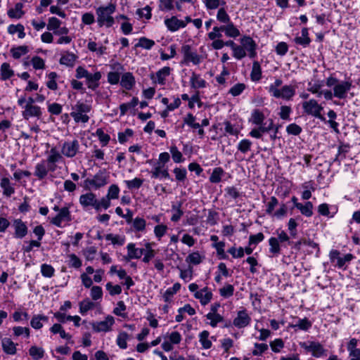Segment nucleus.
Listing matches in <instances>:
<instances>
[{"mask_svg":"<svg viewBox=\"0 0 360 360\" xmlns=\"http://www.w3.org/2000/svg\"><path fill=\"white\" fill-rule=\"evenodd\" d=\"M116 10V4L110 3L105 6H99L96 8L97 22L100 27L105 25L107 27H111L115 23V19L112 14Z\"/></svg>","mask_w":360,"mask_h":360,"instance_id":"nucleus-1","label":"nucleus"},{"mask_svg":"<svg viewBox=\"0 0 360 360\" xmlns=\"http://www.w3.org/2000/svg\"><path fill=\"white\" fill-rule=\"evenodd\" d=\"M109 176L105 169H100L93 178H87L84 181L83 187L86 190L99 189L108 183Z\"/></svg>","mask_w":360,"mask_h":360,"instance_id":"nucleus-2","label":"nucleus"},{"mask_svg":"<svg viewBox=\"0 0 360 360\" xmlns=\"http://www.w3.org/2000/svg\"><path fill=\"white\" fill-rule=\"evenodd\" d=\"M302 108L306 114L318 118L323 122H326V118L321 115L323 108L315 99H310L304 102Z\"/></svg>","mask_w":360,"mask_h":360,"instance_id":"nucleus-3","label":"nucleus"},{"mask_svg":"<svg viewBox=\"0 0 360 360\" xmlns=\"http://www.w3.org/2000/svg\"><path fill=\"white\" fill-rule=\"evenodd\" d=\"M300 345L307 352H311L314 357L319 358L327 355V350L319 342H302Z\"/></svg>","mask_w":360,"mask_h":360,"instance_id":"nucleus-4","label":"nucleus"},{"mask_svg":"<svg viewBox=\"0 0 360 360\" xmlns=\"http://www.w3.org/2000/svg\"><path fill=\"white\" fill-rule=\"evenodd\" d=\"M181 51L184 55V62L188 63L192 62L194 65H198L200 63V56L196 51H193L191 46L188 44H184L181 46Z\"/></svg>","mask_w":360,"mask_h":360,"instance_id":"nucleus-5","label":"nucleus"},{"mask_svg":"<svg viewBox=\"0 0 360 360\" xmlns=\"http://www.w3.org/2000/svg\"><path fill=\"white\" fill-rule=\"evenodd\" d=\"M79 143L77 139L65 141L62 145L61 153L67 158L75 157L79 151Z\"/></svg>","mask_w":360,"mask_h":360,"instance_id":"nucleus-6","label":"nucleus"},{"mask_svg":"<svg viewBox=\"0 0 360 360\" xmlns=\"http://www.w3.org/2000/svg\"><path fill=\"white\" fill-rule=\"evenodd\" d=\"M295 95V87L291 85H285L279 90L274 91V97L290 101Z\"/></svg>","mask_w":360,"mask_h":360,"instance_id":"nucleus-7","label":"nucleus"},{"mask_svg":"<svg viewBox=\"0 0 360 360\" xmlns=\"http://www.w3.org/2000/svg\"><path fill=\"white\" fill-rule=\"evenodd\" d=\"M251 322V317L245 309L237 312L236 317L233 321V324L238 328H243L248 326Z\"/></svg>","mask_w":360,"mask_h":360,"instance_id":"nucleus-8","label":"nucleus"},{"mask_svg":"<svg viewBox=\"0 0 360 360\" xmlns=\"http://www.w3.org/2000/svg\"><path fill=\"white\" fill-rule=\"evenodd\" d=\"M79 203L84 210L89 207L98 208L97 199L94 193L89 192L80 195Z\"/></svg>","mask_w":360,"mask_h":360,"instance_id":"nucleus-9","label":"nucleus"},{"mask_svg":"<svg viewBox=\"0 0 360 360\" xmlns=\"http://www.w3.org/2000/svg\"><path fill=\"white\" fill-rule=\"evenodd\" d=\"M71 220V214L69 208L64 207H62L58 214L51 219V223L58 227H61L63 221H70Z\"/></svg>","mask_w":360,"mask_h":360,"instance_id":"nucleus-10","label":"nucleus"},{"mask_svg":"<svg viewBox=\"0 0 360 360\" xmlns=\"http://www.w3.org/2000/svg\"><path fill=\"white\" fill-rule=\"evenodd\" d=\"M351 87V82L347 81L341 82L333 87V95L335 97L340 99L345 98Z\"/></svg>","mask_w":360,"mask_h":360,"instance_id":"nucleus-11","label":"nucleus"},{"mask_svg":"<svg viewBox=\"0 0 360 360\" xmlns=\"http://www.w3.org/2000/svg\"><path fill=\"white\" fill-rule=\"evenodd\" d=\"M13 226L15 230L14 237L15 238H22L27 234V226H26L25 223L22 221V219H14L13 221Z\"/></svg>","mask_w":360,"mask_h":360,"instance_id":"nucleus-12","label":"nucleus"},{"mask_svg":"<svg viewBox=\"0 0 360 360\" xmlns=\"http://www.w3.org/2000/svg\"><path fill=\"white\" fill-rule=\"evenodd\" d=\"M359 340L352 338L347 345L350 360H360V349L357 347Z\"/></svg>","mask_w":360,"mask_h":360,"instance_id":"nucleus-13","label":"nucleus"},{"mask_svg":"<svg viewBox=\"0 0 360 360\" xmlns=\"http://www.w3.org/2000/svg\"><path fill=\"white\" fill-rule=\"evenodd\" d=\"M127 255L124 257V260L129 261L133 259H139L145 252V249L136 248L135 244L129 243L127 246Z\"/></svg>","mask_w":360,"mask_h":360,"instance_id":"nucleus-14","label":"nucleus"},{"mask_svg":"<svg viewBox=\"0 0 360 360\" xmlns=\"http://www.w3.org/2000/svg\"><path fill=\"white\" fill-rule=\"evenodd\" d=\"M165 24L167 29L171 32H176L179 28H183L186 26V22L179 20L176 16H172L170 18H166L165 20Z\"/></svg>","mask_w":360,"mask_h":360,"instance_id":"nucleus-15","label":"nucleus"},{"mask_svg":"<svg viewBox=\"0 0 360 360\" xmlns=\"http://www.w3.org/2000/svg\"><path fill=\"white\" fill-rule=\"evenodd\" d=\"M24 108L22 115L25 120H29L32 117H39L41 115V108L38 105H25Z\"/></svg>","mask_w":360,"mask_h":360,"instance_id":"nucleus-16","label":"nucleus"},{"mask_svg":"<svg viewBox=\"0 0 360 360\" xmlns=\"http://www.w3.org/2000/svg\"><path fill=\"white\" fill-rule=\"evenodd\" d=\"M114 323L112 316H108L105 320L93 324V329L96 332L108 331Z\"/></svg>","mask_w":360,"mask_h":360,"instance_id":"nucleus-17","label":"nucleus"},{"mask_svg":"<svg viewBox=\"0 0 360 360\" xmlns=\"http://www.w3.org/2000/svg\"><path fill=\"white\" fill-rule=\"evenodd\" d=\"M301 33H302V36L301 37L297 36L294 39V41L296 44L301 45L302 46H303L304 48L307 47L311 41V39L309 37L308 28H307V27L302 28Z\"/></svg>","mask_w":360,"mask_h":360,"instance_id":"nucleus-18","label":"nucleus"},{"mask_svg":"<svg viewBox=\"0 0 360 360\" xmlns=\"http://www.w3.org/2000/svg\"><path fill=\"white\" fill-rule=\"evenodd\" d=\"M163 165H161L160 163H157L151 171L152 178H165L172 180V179L170 178L168 170L167 169H163Z\"/></svg>","mask_w":360,"mask_h":360,"instance_id":"nucleus-19","label":"nucleus"},{"mask_svg":"<svg viewBox=\"0 0 360 360\" xmlns=\"http://www.w3.org/2000/svg\"><path fill=\"white\" fill-rule=\"evenodd\" d=\"M135 78L131 72H125L122 75L120 85L127 90H130L135 84Z\"/></svg>","mask_w":360,"mask_h":360,"instance_id":"nucleus-20","label":"nucleus"},{"mask_svg":"<svg viewBox=\"0 0 360 360\" xmlns=\"http://www.w3.org/2000/svg\"><path fill=\"white\" fill-rule=\"evenodd\" d=\"M48 172L49 169L47 163L43 160L36 165L34 175L37 176L38 179L41 180L47 176Z\"/></svg>","mask_w":360,"mask_h":360,"instance_id":"nucleus-21","label":"nucleus"},{"mask_svg":"<svg viewBox=\"0 0 360 360\" xmlns=\"http://www.w3.org/2000/svg\"><path fill=\"white\" fill-rule=\"evenodd\" d=\"M195 297L199 299L202 305L207 304L212 300V293L207 287L195 293Z\"/></svg>","mask_w":360,"mask_h":360,"instance_id":"nucleus-22","label":"nucleus"},{"mask_svg":"<svg viewBox=\"0 0 360 360\" xmlns=\"http://www.w3.org/2000/svg\"><path fill=\"white\" fill-rule=\"evenodd\" d=\"M1 346L3 351L7 354L13 355L17 352L16 344H15L10 338H3L1 340Z\"/></svg>","mask_w":360,"mask_h":360,"instance_id":"nucleus-23","label":"nucleus"},{"mask_svg":"<svg viewBox=\"0 0 360 360\" xmlns=\"http://www.w3.org/2000/svg\"><path fill=\"white\" fill-rule=\"evenodd\" d=\"M220 30H222L225 34L229 37L236 38L240 34L239 30L232 22L227 23L226 25L220 26Z\"/></svg>","mask_w":360,"mask_h":360,"instance_id":"nucleus-24","label":"nucleus"},{"mask_svg":"<svg viewBox=\"0 0 360 360\" xmlns=\"http://www.w3.org/2000/svg\"><path fill=\"white\" fill-rule=\"evenodd\" d=\"M101 78V74L100 72H96L94 74L89 73L86 79L88 87L92 90H96L99 86Z\"/></svg>","mask_w":360,"mask_h":360,"instance_id":"nucleus-25","label":"nucleus"},{"mask_svg":"<svg viewBox=\"0 0 360 360\" xmlns=\"http://www.w3.org/2000/svg\"><path fill=\"white\" fill-rule=\"evenodd\" d=\"M191 86L193 89H200L206 86V82L202 79L199 75L195 72L192 73L190 79Z\"/></svg>","mask_w":360,"mask_h":360,"instance_id":"nucleus-26","label":"nucleus"},{"mask_svg":"<svg viewBox=\"0 0 360 360\" xmlns=\"http://www.w3.org/2000/svg\"><path fill=\"white\" fill-rule=\"evenodd\" d=\"M23 4L22 3H16L14 8H11L8 11L7 14L11 18H20L25 12L22 11Z\"/></svg>","mask_w":360,"mask_h":360,"instance_id":"nucleus-27","label":"nucleus"},{"mask_svg":"<svg viewBox=\"0 0 360 360\" xmlns=\"http://www.w3.org/2000/svg\"><path fill=\"white\" fill-rule=\"evenodd\" d=\"M0 186L4 189V195L7 197H10L15 193V188L11 185L10 180L7 177L1 179Z\"/></svg>","mask_w":360,"mask_h":360,"instance_id":"nucleus-28","label":"nucleus"},{"mask_svg":"<svg viewBox=\"0 0 360 360\" xmlns=\"http://www.w3.org/2000/svg\"><path fill=\"white\" fill-rule=\"evenodd\" d=\"M77 56L70 52H67L65 55L62 56L60 59V63L68 67H73Z\"/></svg>","mask_w":360,"mask_h":360,"instance_id":"nucleus-29","label":"nucleus"},{"mask_svg":"<svg viewBox=\"0 0 360 360\" xmlns=\"http://www.w3.org/2000/svg\"><path fill=\"white\" fill-rule=\"evenodd\" d=\"M14 75V71L7 63H4L1 65V79L3 81L10 79Z\"/></svg>","mask_w":360,"mask_h":360,"instance_id":"nucleus-30","label":"nucleus"},{"mask_svg":"<svg viewBox=\"0 0 360 360\" xmlns=\"http://www.w3.org/2000/svg\"><path fill=\"white\" fill-rule=\"evenodd\" d=\"M269 244L270 246L269 252L273 256H277L281 253V245L278 239L275 237H271L269 240Z\"/></svg>","mask_w":360,"mask_h":360,"instance_id":"nucleus-31","label":"nucleus"},{"mask_svg":"<svg viewBox=\"0 0 360 360\" xmlns=\"http://www.w3.org/2000/svg\"><path fill=\"white\" fill-rule=\"evenodd\" d=\"M295 207L300 210L301 213L306 217H311L313 214V205L309 201L307 202L304 205L295 203Z\"/></svg>","mask_w":360,"mask_h":360,"instance_id":"nucleus-32","label":"nucleus"},{"mask_svg":"<svg viewBox=\"0 0 360 360\" xmlns=\"http://www.w3.org/2000/svg\"><path fill=\"white\" fill-rule=\"evenodd\" d=\"M171 68L164 67L156 72L157 82L160 84H165V79L170 75Z\"/></svg>","mask_w":360,"mask_h":360,"instance_id":"nucleus-33","label":"nucleus"},{"mask_svg":"<svg viewBox=\"0 0 360 360\" xmlns=\"http://www.w3.org/2000/svg\"><path fill=\"white\" fill-rule=\"evenodd\" d=\"M240 43L242 44L243 48L248 51H252V49H256L257 44L255 41L249 36H244L240 39Z\"/></svg>","mask_w":360,"mask_h":360,"instance_id":"nucleus-34","label":"nucleus"},{"mask_svg":"<svg viewBox=\"0 0 360 360\" xmlns=\"http://www.w3.org/2000/svg\"><path fill=\"white\" fill-rule=\"evenodd\" d=\"M29 52V48L27 46H19L17 47H13L11 49L12 56L15 59L20 58L22 55H25Z\"/></svg>","mask_w":360,"mask_h":360,"instance_id":"nucleus-35","label":"nucleus"},{"mask_svg":"<svg viewBox=\"0 0 360 360\" xmlns=\"http://www.w3.org/2000/svg\"><path fill=\"white\" fill-rule=\"evenodd\" d=\"M180 288L181 284L179 283H176L172 288L167 289L163 295L165 302H169L173 295L176 294L180 290Z\"/></svg>","mask_w":360,"mask_h":360,"instance_id":"nucleus-36","label":"nucleus"},{"mask_svg":"<svg viewBox=\"0 0 360 360\" xmlns=\"http://www.w3.org/2000/svg\"><path fill=\"white\" fill-rule=\"evenodd\" d=\"M349 146L348 144L341 143L338 147V154L334 159V162H338L339 164L345 158L346 154L349 152Z\"/></svg>","mask_w":360,"mask_h":360,"instance_id":"nucleus-37","label":"nucleus"},{"mask_svg":"<svg viewBox=\"0 0 360 360\" xmlns=\"http://www.w3.org/2000/svg\"><path fill=\"white\" fill-rule=\"evenodd\" d=\"M224 174V171L221 167H215L210 176V181L213 184L219 183Z\"/></svg>","mask_w":360,"mask_h":360,"instance_id":"nucleus-38","label":"nucleus"},{"mask_svg":"<svg viewBox=\"0 0 360 360\" xmlns=\"http://www.w3.org/2000/svg\"><path fill=\"white\" fill-rule=\"evenodd\" d=\"M155 45V41L145 37H141L139 42L135 44L134 48L141 47L143 49L150 50Z\"/></svg>","mask_w":360,"mask_h":360,"instance_id":"nucleus-39","label":"nucleus"},{"mask_svg":"<svg viewBox=\"0 0 360 360\" xmlns=\"http://www.w3.org/2000/svg\"><path fill=\"white\" fill-rule=\"evenodd\" d=\"M265 119L264 115L259 109H255L251 115L250 121L257 125H261Z\"/></svg>","mask_w":360,"mask_h":360,"instance_id":"nucleus-40","label":"nucleus"},{"mask_svg":"<svg viewBox=\"0 0 360 360\" xmlns=\"http://www.w3.org/2000/svg\"><path fill=\"white\" fill-rule=\"evenodd\" d=\"M107 240H110L113 245H117L122 246L125 243V236L120 235H114L112 233H108L105 236Z\"/></svg>","mask_w":360,"mask_h":360,"instance_id":"nucleus-41","label":"nucleus"},{"mask_svg":"<svg viewBox=\"0 0 360 360\" xmlns=\"http://www.w3.org/2000/svg\"><path fill=\"white\" fill-rule=\"evenodd\" d=\"M250 76L252 81H259L262 77L261 66L257 61H255L252 64Z\"/></svg>","mask_w":360,"mask_h":360,"instance_id":"nucleus-42","label":"nucleus"},{"mask_svg":"<svg viewBox=\"0 0 360 360\" xmlns=\"http://www.w3.org/2000/svg\"><path fill=\"white\" fill-rule=\"evenodd\" d=\"M24 30V26L21 24H18L17 25H11L8 27V32L11 34H14L16 32H18V38L22 39L25 36Z\"/></svg>","mask_w":360,"mask_h":360,"instance_id":"nucleus-43","label":"nucleus"},{"mask_svg":"<svg viewBox=\"0 0 360 360\" xmlns=\"http://www.w3.org/2000/svg\"><path fill=\"white\" fill-rule=\"evenodd\" d=\"M182 202H179L177 205H172V209L175 211L171 217V220L174 222L178 221L181 216L184 214V212L181 210Z\"/></svg>","mask_w":360,"mask_h":360,"instance_id":"nucleus-44","label":"nucleus"},{"mask_svg":"<svg viewBox=\"0 0 360 360\" xmlns=\"http://www.w3.org/2000/svg\"><path fill=\"white\" fill-rule=\"evenodd\" d=\"M210 333L207 330L202 331L199 335L200 342L204 349H210L212 347V342L208 339Z\"/></svg>","mask_w":360,"mask_h":360,"instance_id":"nucleus-45","label":"nucleus"},{"mask_svg":"<svg viewBox=\"0 0 360 360\" xmlns=\"http://www.w3.org/2000/svg\"><path fill=\"white\" fill-rule=\"evenodd\" d=\"M95 304L89 299H85L79 302V312L84 315L86 312L94 307Z\"/></svg>","mask_w":360,"mask_h":360,"instance_id":"nucleus-46","label":"nucleus"},{"mask_svg":"<svg viewBox=\"0 0 360 360\" xmlns=\"http://www.w3.org/2000/svg\"><path fill=\"white\" fill-rule=\"evenodd\" d=\"M44 353V351L42 348L36 346H32L29 349V354L34 360H39L43 358Z\"/></svg>","mask_w":360,"mask_h":360,"instance_id":"nucleus-47","label":"nucleus"},{"mask_svg":"<svg viewBox=\"0 0 360 360\" xmlns=\"http://www.w3.org/2000/svg\"><path fill=\"white\" fill-rule=\"evenodd\" d=\"M184 123L193 129L200 127V124L195 122V117L191 113H188L184 118Z\"/></svg>","mask_w":360,"mask_h":360,"instance_id":"nucleus-48","label":"nucleus"},{"mask_svg":"<svg viewBox=\"0 0 360 360\" xmlns=\"http://www.w3.org/2000/svg\"><path fill=\"white\" fill-rule=\"evenodd\" d=\"M132 224L136 231H143L146 229V221L143 218L136 217Z\"/></svg>","mask_w":360,"mask_h":360,"instance_id":"nucleus-49","label":"nucleus"},{"mask_svg":"<svg viewBox=\"0 0 360 360\" xmlns=\"http://www.w3.org/2000/svg\"><path fill=\"white\" fill-rule=\"evenodd\" d=\"M124 183L127 185V187L130 189H139L143 183V179L140 178H134L132 180H126Z\"/></svg>","mask_w":360,"mask_h":360,"instance_id":"nucleus-50","label":"nucleus"},{"mask_svg":"<svg viewBox=\"0 0 360 360\" xmlns=\"http://www.w3.org/2000/svg\"><path fill=\"white\" fill-rule=\"evenodd\" d=\"M61 21L56 17L49 18L47 24V30L54 33L60 26Z\"/></svg>","mask_w":360,"mask_h":360,"instance_id":"nucleus-51","label":"nucleus"},{"mask_svg":"<svg viewBox=\"0 0 360 360\" xmlns=\"http://www.w3.org/2000/svg\"><path fill=\"white\" fill-rule=\"evenodd\" d=\"M72 112H78L82 113H87L91 110V106L80 101H78L74 106L72 107Z\"/></svg>","mask_w":360,"mask_h":360,"instance_id":"nucleus-52","label":"nucleus"},{"mask_svg":"<svg viewBox=\"0 0 360 360\" xmlns=\"http://www.w3.org/2000/svg\"><path fill=\"white\" fill-rule=\"evenodd\" d=\"M252 141L249 139H243L241 140L238 145V150L243 153H246L251 149Z\"/></svg>","mask_w":360,"mask_h":360,"instance_id":"nucleus-53","label":"nucleus"},{"mask_svg":"<svg viewBox=\"0 0 360 360\" xmlns=\"http://www.w3.org/2000/svg\"><path fill=\"white\" fill-rule=\"evenodd\" d=\"M217 19L220 22L227 24L231 21V18L226 11H225L224 8H221L219 9L217 14Z\"/></svg>","mask_w":360,"mask_h":360,"instance_id":"nucleus-54","label":"nucleus"},{"mask_svg":"<svg viewBox=\"0 0 360 360\" xmlns=\"http://www.w3.org/2000/svg\"><path fill=\"white\" fill-rule=\"evenodd\" d=\"M70 115L76 122L86 123L89 120V117L82 112H71Z\"/></svg>","mask_w":360,"mask_h":360,"instance_id":"nucleus-55","label":"nucleus"},{"mask_svg":"<svg viewBox=\"0 0 360 360\" xmlns=\"http://www.w3.org/2000/svg\"><path fill=\"white\" fill-rule=\"evenodd\" d=\"M170 153L174 162L179 163L184 161L181 153L178 150L176 146L170 147Z\"/></svg>","mask_w":360,"mask_h":360,"instance_id":"nucleus-56","label":"nucleus"},{"mask_svg":"<svg viewBox=\"0 0 360 360\" xmlns=\"http://www.w3.org/2000/svg\"><path fill=\"white\" fill-rule=\"evenodd\" d=\"M206 318L210 320V325L212 327H216L217 323L221 322L224 319L223 316L219 314L208 313Z\"/></svg>","mask_w":360,"mask_h":360,"instance_id":"nucleus-57","label":"nucleus"},{"mask_svg":"<svg viewBox=\"0 0 360 360\" xmlns=\"http://www.w3.org/2000/svg\"><path fill=\"white\" fill-rule=\"evenodd\" d=\"M245 87L246 86L245 84L238 83L229 89V93L231 94L233 96H238L242 94Z\"/></svg>","mask_w":360,"mask_h":360,"instance_id":"nucleus-58","label":"nucleus"},{"mask_svg":"<svg viewBox=\"0 0 360 360\" xmlns=\"http://www.w3.org/2000/svg\"><path fill=\"white\" fill-rule=\"evenodd\" d=\"M224 246L225 243L223 241H220L213 244V247L215 248L217 254L219 257V259H226L228 258V256L224 252Z\"/></svg>","mask_w":360,"mask_h":360,"instance_id":"nucleus-59","label":"nucleus"},{"mask_svg":"<svg viewBox=\"0 0 360 360\" xmlns=\"http://www.w3.org/2000/svg\"><path fill=\"white\" fill-rule=\"evenodd\" d=\"M62 158L61 155L56 150V148H51L50 150V155L47 158V163L55 164Z\"/></svg>","mask_w":360,"mask_h":360,"instance_id":"nucleus-60","label":"nucleus"},{"mask_svg":"<svg viewBox=\"0 0 360 360\" xmlns=\"http://www.w3.org/2000/svg\"><path fill=\"white\" fill-rule=\"evenodd\" d=\"M176 180L179 182H184L186 179V169L185 168L176 167L174 169Z\"/></svg>","mask_w":360,"mask_h":360,"instance_id":"nucleus-61","label":"nucleus"},{"mask_svg":"<svg viewBox=\"0 0 360 360\" xmlns=\"http://www.w3.org/2000/svg\"><path fill=\"white\" fill-rule=\"evenodd\" d=\"M311 322L307 318H304L299 319L297 323L294 325V327L302 330H307L311 327Z\"/></svg>","mask_w":360,"mask_h":360,"instance_id":"nucleus-62","label":"nucleus"},{"mask_svg":"<svg viewBox=\"0 0 360 360\" xmlns=\"http://www.w3.org/2000/svg\"><path fill=\"white\" fill-rule=\"evenodd\" d=\"M129 338V335L126 332L120 333L117 338V344L121 349H126L127 347V340Z\"/></svg>","mask_w":360,"mask_h":360,"instance_id":"nucleus-63","label":"nucleus"},{"mask_svg":"<svg viewBox=\"0 0 360 360\" xmlns=\"http://www.w3.org/2000/svg\"><path fill=\"white\" fill-rule=\"evenodd\" d=\"M48 77L49 81L46 83L47 87L51 90H56L58 89V85L56 82V79L58 77L57 73L51 72L49 74Z\"/></svg>","mask_w":360,"mask_h":360,"instance_id":"nucleus-64","label":"nucleus"}]
</instances>
